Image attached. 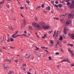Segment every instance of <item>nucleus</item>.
<instances>
[{
	"mask_svg": "<svg viewBox=\"0 0 74 74\" xmlns=\"http://www.w3.org/2000/svg\"><path fill=\"white\" fill-rule=\"evenodd\" d=\"M18 31H16V34H14L16 35V34H18Z\"/></svg>",
	"mask_w": 74,
	"mask_h": 74,
	"instance_id": "nucleus-42",
	"label": "nucleus"
},
{
	"mask_svg": "<svg viewBox=\"0 0 74 74\" xmlns=\"http://www.w3.org/2000/svg\"><path fill=\"white\" fill-rule=\"evenodd\" d=\"M35 19L36 21H38V18H37V17H35Z\"/></svg>",
	"mask_w": 74,
	"mask_h": 74,
	"instance_id": "nucleus-26",
	"label": "nucleus"
},
{
	"mask_svg": "<svg viewBox=\"0 0 74 74\" xmlns=\"http://www.w3.org/2000/svg\"><path fill=\"white\" fill-rule=\"evenodd\" d=\"M58 45V46H60V47H62V45L61 43L59 41H58L56 45Z\"/></svg>",
	"mask_w": 74,
	"mask_h": 74,
	"instance_id": "nucleus-7",
	"label": "nucleus"
},
{
	"mask_svg": "<svg viewBox=\"0 0 74 74\" xmlns=\"http://www.w3.org/2000/svg\"><path fill=\"white\" fill-rule=\"evenodd\" d=\"M13 71H12V72L11 71H9V72L8 74H11L12 73H13Z\"/></svg>",
	"mask_w": 74,
	"mask_h": 74,
	"instance_id": "nucleus-19",
	"label": "nucleus"
},
{
	"mask_svg": "<svg viewBox=\"0 0 74 74\" xmlns=\"http://www.w3.org/2000/svg\"><path fill=\"white\" fill-rule=\"evenodd\" d=\"M26 3H27L28 4H29L30 3V2L29 1V0H26Z\"/></svg>",
	"mask_w": 74,
	"mask_h": 74,
	"instance_id": "nucleus-32",
	"label": "nucleus"
},
{
	"mask_svg": "<svg viewBox=\"0 0 74 74\" xmlns=\"http://www.w3.org/2000/svg\"><path fill=\"white\" fill-rule=\"evenodd\" d=\"M44 56H45V57L46 56H47V55L46 54H44L43 55Z\"/></svg>",
	"mask_w": 74,
	"mask_h": 74,
	"instance_id": "nucleus-59",
	"label": "nucleus"
},
{
	"mask_svg": "<svg viewBox=\"0 0 74 74\" xmlns=\"http://www.w3.org/2000/svg\"><path fill=\"white\" fill-rule=\"evenodd\" d=\"M67 5H70V2H68L67 3Z\"/></svg>",
	"mask_w": 74,
	"mask_h": 74,
	"instance_id": "nucleus-49",
	"label": "nucleus"
},
{
	"mask_svg": "<svg viewBox=\"0 0 74 74\" xmlns=\"http://www.w3.org/2000/svg\"><path fill=\"white\" fill-rule=\"evenodd\" d=\"M64 34H65V27L64 28Z\"/></svg>",
	"mask_w": 74,
	"mask_h": 74,
	"instance_id": "nucleus-40",
	"label": "nucleus"
},
{
	"mask_svg": "<svg viewBox=\"0 0 74 74\" xmlns=\"http://www.w3.org/2000/svg\"><path fill=\"white\" fill-rule=\"evenodd\" d=\"M15 35H16L15 34H13L12 36V37H13V38H15Z\"/></svg>",
	"mask_w": 74,
	"mask_h": 74,
	"instance_id": "nucleus-24",
	"label": "nucleus"
},
{
	"mask_svg": "<svg viewBox=\"0 0 74 74\" xmlns=\"http://www.w3.org/2000/svg\"><path fill=\"white\" fill-rule=\"evenodd\" d=\"M71 66L72 67H73V66H74V64L73 63V64H72L71 65Z\"/></svg>",
	"mask_w": 74,
	"mask_h": 74,
	"instance_id": "nucleus-50",
	"label": "nucleus"
},
{
	"mask_svg": "<svg viewBox=\"0 0 74 74\" xmlns=\"http://www.w3.org/2000/svg\"><path fill=\"white\" fill-rule=\"evenodd\" d=\"M56 55H59V53L57 52L56 53Z\"/></svg>",
	"mask_w": 74,
	"mask_h": 74,
	"instance_id": "nucleus-43",
	"label": "nucleus"
},
{
	"mask_svg": "<svg viewBox=\"0 0 74 74\" xmlns=\"http://www.w3.org/2000/svg\"><path fill=\"white\" fill-rule=\"evenodd\" d=\"M19 60L20 61H22V60H22V59L21 58H20Z\"/></svg>",
	"mask_w": 74,
	"mask_h": 74,
	"instance_id": "nucleus-41",
	"label": "nucleus"
},
{
	"mask_svg": "<svg viewBox=\"0 0 74 74\" xmlns=\"http://www.w3.org/2000/svg\"><path fill=\"white\" fill-rule=\"evenodd\" d=\"M45 51L46 52H48V51L47 50H45Z\"/></svg>",
	"mask_w": 74,
	"mask_h": 74,
	"instance_id": "nucleus-60",
	"label": "nucleus"
},
{
	"mask_svg": "<svg viewBox=\"0 0 74 74\" xmlns=\"http://www.w3.org/2000/svg\"><path fill=\"white\" fill-rule=\"evenodd\" d=\"M32 25L34 26L35 27L36 29H37L38 30L40 29L41 27H40V24H38L37 23H32Z\"/></svg>",
	"mask_w": 74,
	"mask_h": 74,
	"instance_id": "nucleus-1",
	"label": "nucleus"
},
{
	"mask_svg": "<svg viewBox=\"0 0 74 74\" xmlns=\"http://www.w3.org/2000/svg\"><path fill=\"white\" fill-rule=\"evenodd\" d=\"M74 18V14L73 13H70L68 16V17L69 18Z\"/></svg>",
	"mask_w": 74,
	"mask_h": 74,
	"instance_id": "nucleus-4",
	"label": "nucleus"
},
{
	"mask_svg": "<svg viewBox=\"0 0 74 74\" xmlns=\"http://www.w3.org/2000/svg\"><path fill=\"white\" fill-rule=\"evenodd\" d=\"M27 74H31V73H30L29 72H28L27 73Z\"/></svg>",
	"mask_w": 74,
	"mask_h": 74,
	"instance_id": "nucleus-62",
	"label": "nucleus"
},
{
	"mask_svg": "<svg viewBox=\"0 0 74 74\" xmlns=\"http://www.w3.org/2000/svg\"><path fill=\"white\" fill-rule=\"evenodd\" d=\"M65 16V15L64 14H62L60 16V17L61 18H64V17H63V16Z\"/></svg>",
	"mask_w": 74,
	"mask_h": 74,
	"instance_id": "nucleus-14",
	"label": "nucleus"
},
{
	"mask_svg": "<svg viewBox=\"0 0 74 74\" xmlns=\"http://www.w3.org/2000/svg\"><path fill=\"white\" fill-rule=\"evenodd\" d=\"M18 60H15V62H16V63H17V62H18Z\"/></svg>",
	"mask_w": 74,
	"mask_h": 74,
	"instance_id": "nucleus-63",
	"label": "nucleus"
},
{
	"mask_svg": "<svg viewBox=\"0 0 74 74\" xmlns=\"http://www.w3.org/2000/svg\"><path fill=\"white\" fill-rule=\"evenodd\" d=\"M66 26H71V25H72V23H71V21H67L66 23Z\"/></svg>",
	"mask_w": 74,
	"mask_h": 74,
	"instance_id": "nucleus-2",
	"label": "nucleus"
},
{
	"mask_svg": "<svg viewBox=\"0 0 74 74\" xmlns=\"http://www.w3.org/2000/svg\"><path fill=\"white\" fill-rule=\"evenodd\" d=\"M40 25H41V26H42H42H45V23L44 22H42L40 23Z\"/></svg>",
	"mask_w": 74,
	"mask_h": 74,
	"instance_id": "nucleus-11",
	"label": "nucleus"
},
{
	"mask_svg": "<svg viewBox=\"0 0 74 74\" xmlns=\"http://www.w3.org/2000/svg\"><path fill=\"white\" fill-rule=\"evenodd\" d=\"M49 45L51 46V47H52L53 45V41H51L50 43H49Z\"/></svg>",
	"mask_w": 74,
	"mask_h": 74,
	"instance_id": "nucleus-8",
	"label": "nucleus"
},
{
	"mask_svg": "<svg viewBox=\"0 0 74 74\" xmlns=\"http://www.w3.org/2000/svg\"><path fill=\"white\" fill-rule=\"evenodd\" d=\"M44 4H42L41 5V7L42 8H44Z\"/></svg>",
	"mask_w": 74,
	"mask_h": 74,
	"instance_id": "nucleus-33",
	"label": "nucleus"
},
{
	"mask_svg": "<svg viewBox=\"0 0 74 74\" xmlns=\"http://www.w3.org/2000/svg\"><path fill=\"white\" fill-rule=\"evenodd\" d=\"M60 33V31H58L57 32V34H59V33Z\"/></svg>",
	"mask_w": 74,
	"mask_h": 74,
	"instance_id": "nucleus-35",
	"label": "nucleus"
},
{
	"mask_svg": "<svg viewBox=\"0 0 74 74\" xmlns=\"http://www.w3.org/2000/svg\"><path fill=\"white\" fill-rule=\"evenodd\" d=\"M70 54H71V56H73H73H74V53H73V52H71V53H70Z\"/></svg>",
	"mask_w": 74,
	"mask_h": 74,
	"instance_id": "nucleus-15",
	"label": "nucleus"
},
{
	"mask_svg": "<svg viewBox=\"0 0 74 74\" xmlns=\"http://www.w3.org/2000/svg\"><path fill=\"white\" fill-rule=\"evenodd\" d=\"M34 54H36V55H37V53L36 52V51H34Z\"/></svg>",
	"mask_w": 74,
	"mask_h": 74,
	"instance_id": "nucleus-31",
	"label": "nucleus"
},
{
	"mask_svg": "<svg viewBox=\"0 0 74 74\" xmlns=\"http://www.w3.org/2000/svg\"><path fill=\"white\" fill-rule=\"evenodd\" d=\"M45 38H47V34H45L44 36L42 37V38L44 39Z\"/></svg>",
	"mask_w": 74,
	"mask_h": 74,
	"instance_id": "nucleus-12",
	"label": "nucleus"
},
{
	"mask_svg": "<svg viewBox=\"0 0 74 74\" xmlns=\"http://www.w3.org/2000/svg\"><path fill=\"white\" fill-rule=\"evenodd\" d=\"M20 9H21V10H23V9H24V8L21 6L20 7Z\"/></svg>",
	"mask_w": 74,
	"mask_h": 74,
	"instance_id": "nucleus-37",
	"label": "nucleus"
},
{
	"mask_svg": "<svg viewBox=\"0 0 74 74\" xmlns=\"http://www.w3.org/2000/svg\"><path fill=\"white\" fill-rule=\"evenodd\" d=\"M54 6L56 7V8H58V5L56 4H55L54 5Z\"/></svg>",
	"mask_w": 74,
	"mask_h": 74,
	"instance_id": "nucleus-20",
	"label": "nucleus"
},
{
	"mask_svg": "<svg viewBox=\"0 0 74 74\" xmlns=\"http://www.w3.org/2000/svg\"><path fill=\"white\" fill-rule=\"evenodd\" d=\"M4 3V1L3 2H0V4H1L2 3Z\"/></svg>",
	"mask_w": 74,
	"mask_h": 74,
	"instance_id": "nucleus-55",
	"label": "nucleus"
},
{
	"mask_svg": "<svg viewBox=\"0 0 74 74\" xmlns=\"http://www.w3.org/2000/svg\"><path fill=\"white\" fill-rule=\"evenodd\" d=\"M61 49L62 52L64 54V51H63V49Z\"/></svg>",
	"mask_w": 74,
	"mask_h": 74,
	"instance_id": "nucleus-28",
	"label": "nucleus"
},
{
	"mask_svg": "<svg viewBox=\"0 0 74 74\" xmlns=\"http://www.w3.org/2000/svg\"><path fill=\"white\" fill-rule=\"evenodd\" d=\"M14 39H13V38H10V41H12H12H14Z\"/></svg>",
	"mask_w": 74,
	"mask_h": 74,
	"instance_id": "nucleus-29",
	"label": "nucleus"
},
{
	"mask_svg": "<svg viewBox=\"0 0 74 74\" xmlns=\"http://www.w3.org/2000/svg\"><path fill=\"white\" fill-rule=\"evenodd\" d=\"M24 33H27V32H26V31H25Z\"/></svg>",
	"mask_w": 74,
	"mask_h": 74,
	"instance_id": "nucleus-64",
	"label": "nucleus"
},
{
	"mask_svg": "<svg viewBox=\"0 0 74 74\" xmlns=\"http://www.w3.org/2000/svg\"><path fill=\"white\" fill-rule=\"evenodd\" d=\"M66 59H67V60H65V62H67L68 63H70V62L68 61V60H69V59L66 58Z\"/></svg>",
	"mask_w": 74,
	"mask_h": 74,
	"instance_id": "nucleus-21",
	"label": "nucleus"
},
{
	"mask_svg": "<svg viewBox=\"0 0 74 74\" xmlns=\"http://www.w3.org/2000/svg\"><path fill=\"white\" fill-rule=\"evenodd\" d=\"M23 70L24 71H26V68H23Z\"/></svg>",
	"mask_w": 74,
	"mask_h": 74,
	"instance_id": "nucleus-54",
	"label": "nucleus"
},
{
	"mask_svg": "<svg viewBox=\"0 0 74 74\" xmlns=\"http://www.w3.org/2000/svg\"><path fill=\"white\" fill-rule=\"evenodd\" d=\"M65 62V60L64 59L62 61H61L62 63V62Z\"/></svg>",
	"mask_w": 74,
	"mask_h": 74,
	"instance_id": "nucleus-47",
	"label": "nucleus"
},
{
	"mask_svg": "<svg viewBox=\"0 0 74 74\" xmlns=\"http://www.w3.org/2000/svg\"><path fill=\"white\" fill-rule=\"evenodd\" d=\"M30 56V54L29 53H26V54L25 56V58L27 59V58H28Z\"/></svg>",
	"mask_w": 74,
	"mask_h": 74,
	"instance_id": "nucleus-5",
	"label": "nucleus"
},
{
	"mask_svg": "<svg viewBox=\"0 0 74 74\" xmlns=\"http://www.w3.org/2000/svg\"><path fill=\"white\" fill-rule=\"evenodd\" d=\"M59 40L60 41H62L63 40V37H60L59 39Z\"/></svg>",
	"mask_w": 74,
	"mask_h": 74,
	"instance_id": "nucleus-18",
	"label": "nucleus"
},
{
	"mask_svg": "<svg viewBox=\"0 0 74 74\" xmlns=\"http://www.w3.org/2000/svg\"><path fill=\"white\" fill-rule=\"evenodd\" d=\"M55 3L57 4H59V2L57 1H56L55 2Z\"/></svg>",
	"mask_w": 74,
	"mask_h": 74,
	"instance_id": "nucleus-38",
	"label": "nucleus"
},
{
	"mask_svg": "<svg viewBox=\"0 0 74 74\" xmlns=\"http://www.w3.org/2000/svg\"><path fill=\"white\" fill-rule=\"evenodd\" d=\"M61 3H64V1H62L61 2Z\"/></svg>",
	"mask_w": 74,
	"mask_h": 74,
	"instance_id": "nucleus-58",
	"label": "nucleus"
},
{
	"mask_svg": "<svg viewBox=\"0 0 74 74\" xmlns=\"http://www.w3.org/2000/svg\"><path fill=\"white\" fill-rule=\"evenodd\" d=\"M50 7L49 6V7H47L46 8V10L48 11H50Z\"/></svg>",
	"mask_w": 74,
	"mask_h": 74,
	"instance_id": "nucleus-17",
	"label": "nucleus"
},
{
	"mask_svg": "<svg viewBox=\"0 0 74 74\" xmlns=\"http://www.w3.org/2000/svg\"><path fill=\"white\" fill-rule=\"evenodd\" d=\"M6 6L7 8H10V5H9L8 4L6 5Z\"/></svg>",
	"mask_w": 74,
	"mask_h": 74,
	"instance_id": "nucleus-34",
	"label": "nucleus"
},
{
	"mask_svg": "<svg viewBox=\"0 0 74 74\" xmlns=\"http://www.w3.org/2000/svg\"><path fill=\"white\" fill-rule=\"evenodd\" d=\"M42 27L44 29H48L50 28V27L48 25H47L46 26L43 25L42 26Z\"/></svg>",
	"mask_w": 74,
	"mask_h": 74,
	"instance_id": "nucleus-3",
	"label": "nucleus"
},
{
	"mask_svg": "<svg viewBox=\"0 0 74 74\" xmlns=\"http://www.w3.org/2000/svg\"><path fill=\"white\" fill-rule=\"evenodd\" d=\"M18 37V35H16L15 36V38H16V37Z\"/></svg>",
	"mask_w": 74,
	"mask_h": 74,
	"instance_id": "nucleus-61",
	"label": "nucleus"
},
{
	"mask_svg": "<svg viewBox=\"0 0 74 74\" xmlns=\"http://www.w3.org/2000/svg\"><path fill=\"white\" fill-rule=\"evenodd\" d=\"M41 6H39L38 7V8H41Z\"/></svg>",
	"mask_w": 74,
	"mask_h": 74,
	"instance_id": "nucleus-57",
	"label": "nucleus"
},
{
	"mask_svg": "<svg viewBox=\"0 0 74 74\" xmlns=\"http://www.w3.org/2000/svg\"><path fill=\"white\" fill-rule=\"evenodd\" d=\"M7 41L8 42H10V39H8L7 40Z\"/></svg>",
	"mask_w": 74,
	"mask_h": 74,
	"instance_id": "nucleus-39",
	"label": "nucleus"
},
{
	"mask_svg": "<svg viewBox=\"0 0 74 74\" xmlns=\"http://www.w3.org/2000/svg\"><path fill=\"white\" fill-rule=\"evenodd\" d=\"M23 66H26V64H25L24 65L23 64Z\"/></svg>",
	"mask_w": 74,
	"mask_h": 74,
	"instance_id": "nucleus-51",
	"label": "nucleus"
},
{
	"mask_svg": "<svg viewBox=\"0 0 74 74\" xmlns=\"http://www.w3.org/2000/svg\"><path fill=\"white\" fill-rule=\"evenodd\" d=\"M68 51H69V52L70 53H71V52H72L73 51H71V49H70L68 48Z\"/></svg>",
	"mask_w": 74,
	"mask_h": 74,
	"instance_id": "nucleus-13",
	"label": "nucleus"
},
{
	"mask_svg": "<svg viewBox=\"0 0 74 74\" xmlns=\"http://www.w3.org/2000/svg\"><path fill=\"white\" fill-rule=\"evenodd\" d=\"M3 66H4V67L6 69H7V68H8V64H4Z\"/></svg>",
	"mask_w": 74,
	"mask_h": 74,
	"instance_id": "nucleus-9",
	"label": "nucleus"
},
{
	"mask_svg": "<svg viewBox=\"0 0 74 74\" xmlns=\"http://www.w3.org/2000/svg\"><path fill=\"white\" fill-rule=\"evenodd\" d=\"M23 22L24 23H23V24L24 25H25V24H26V21H25V20H24Z\"/></svg>",
	"mask_w": 74,
	"mask_h": 74,
	"instance_id": "nucleus-36",
	"label": "nucleus"
},
{
	"mask_svg": "<svg viewBox=\"0 0 74 74\" xmlns=\"http://www.w3.org/2000/svg\"><path fill=\"white\" fill-rule=\"evenodd\" d=\"M64 19L63 18H62V19L61 18H60V21H61L62 22H63V21H64Z\"/></svg>",
	"mask_w": 74,
	"mask_h": 74,
	"instance_id": "nucleus-25",
	"label": "nucleus"
},
{
	"mask_svg": "<svg viewBox=\"0 0 74 74\" xmlns=\"http://www.w3.org/2000/svg\"><path fill=\"white\" fill-rule=\"evenodd\" d=\"M51 3H52L53 5H54V1H51Z\"/></svg>",
	"mask_w": 74,
	"mask_h": 74,
	"instance_id": "nucleus-27",
	"label": "nucleus"
},
{
	"mask_svg": "<svg viewBox=\"0 0 74 74\" xmlns=\"http://www.w3.org/2000/svg\"><path fill=\"white\" fill-rule=\"evenodd\" d=\"M9 28L10 29H11L12 30H13V28L12 27V26L10 27Z\"/></svg>",
	"mask_w": 74,
	"mask_h": 74,
	"instance_id": "nucleus-30",
	"label": "nucleus"
},
{
	"mask_svg": "<svg viewBox=\"0 0 74 74\" xmlns=\"http://www.w3.org/2000/svg\"><path fill=\"white\" fill-rule=\"evenodd\" d=\"M23 36H26V34H22Z\"/></svg>",
	"mask_w": 74,
	"mask_h": 74,
	"instance_id": "nucleus-52",
	"label": "nucleus"
},
{
	"mask_svg": "<svg viewBox=\"0 0 74 74\" xmlns=\"http://www.w3.org/2000/svg\"><path fill=\"white\" fill-rule=\"evenodd\" d=\"M49 60H52V59H51V57H49Z\"/></svg>",
	"mask_w": 74,
	"mask_h": 74,
	"instance_id": "nucleus-53",
	"label": "nucleus"
},
{
	"mask_svg": "<svg viewBox=\"0 0 74 74\" xmlns=\"http://www.w3.org/2000/svg\"><path fill=\"white\" fill-rule=\"evenodd\" d=\"M70 46H71V47H73V44H71L70 45Z\"/></svg>",
	"mask_w": 74,
	"mask_h": 74,
	"instance_id": "nucleus-45",
	"label": "nucleus"
},
{
	"mask_svg": "<svg viewBox=\"0 0 74 74\" xmlns=\"http://www.w3.org/2000/svg\"><path fill=\"white\" fill-rule=\"evenodd\" d=\"M70 36L72 38L74 39V34H72L70 35Z\"/></svg>",
	"mask_w": 74,
	"mask_h": 74,
	"instance_id": "nucleus-10",
	"label": "nucleus"
},
{
	"mask_svg": "<svg viewBox=\"0 0 74 74\" xmlns=\"http://www.w3.org/2000/svg\"><path fill=\"white\" fill-rule=\"evenodd\" d=\"M67 31V30L66 29V28H65V34H67V32H66Z\"/></svg>",
	"mask_w": 74,
	"mask_h": 74,
	"instance_id": "nucleus-22",
	"label": "nucleus"
},
{
	"mask_svg": "<svg viewBox=\"0 0 74 74\" xmlns=\"http://www.w3.org/2000/svg\"><path fill=\"white\" fill-rule=\"evenodd\" d=\"M69 7L71 8H74V3H73V2H72V3L70 5Z\"/></svg>",
	"mask_w": 74,
	"mask_h": 74,
	"instance_id": "nucleus-6",
	"label": "nucleus"
},
{
	"mask_svg": "<svg viewBox=\"0 0 74 74\" xmlns=\"http://www.w3.org/2000/svg\"><path fill=\"white\" fill-rule=\"evenodd\" d=\"M58 6H59V7L60 8H61L62 7V4H61L58 5Z\"/></svg>",
	"mask_w": 74,
	"mask_h": 74,
	"instance_id": "nucleus-23",
	"label": "nucleus"
},
{
	"mask_svg": "<svg viewBox=\"0 0 74 74\" xmlns=\"http://www.w3.org/2000/svg\"><path fill=\"white\" fill-rule=\"evenodd\" d=\"M20 37L21 38H23V35H22V34L20 35Z\"/></svg>",
	"mask_w": 74,
	"mask_h": 74,
	"instance_id": "nucleus-46",
	"label": "nucleus"
},
{
	"mask_svg": "<svg viewBox=\"0 0 74 74\" xmlns=\"http://www.w3.org/2000/svg\"><path fill=\"white\" fill-rule=\"evenodd\" d=\"M7 62H8L9 63H10L11 61V59H7L6 60Z\"/></svg>",
	"mask_w": 74,
	"mask_h": 74,
	"instance_id": "nucleus-16",
	"label": "nucleus"
},
{
	"mask_svg": "<svg viewBox=\"0 0 74 74\" xmlns=\"http://www.w3.org/2000/svg\"><path fill=\"white\" fill-rule=\"evenodd\" d=\"M39 49V48L37 47L36 49V51H37V50H38Z\"/></svg>",
	"mask_w": 74,
	"mask_h": 74,
	"instance_id": "nucleus-56",
	"label": "nucleus"
},
{
	"mask_svg": "<svg viewBox=\"0 0 74 74\" xmlns=\"http://www.w3.org/2000/svg\"><path fill=\"white\" fill-rule=\"evenodd\" d=\"M45 47H41V48H42V49H45Z\"/></svg>",
	"mask_w": 74,
	"mask_h": 74,
	"instance_id": "nucleus-44",
	"label": "nucleus"
},
{
	"mask_svg": "<svg viewBox=\"0 0 74 74\" xmlns=\"http://www.w3.org/2000/svg\"><path fill=\"white\" fill-rule=\"evenodd\" d=\"M48 33L49 34H51V31H49Z\"/></svg>",
	"mask_w": 74,
	"mask_h": 74,
	"instance_id": "nucleus-48",
	"label": "nucleus"
}]
</instances>
